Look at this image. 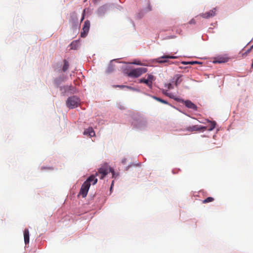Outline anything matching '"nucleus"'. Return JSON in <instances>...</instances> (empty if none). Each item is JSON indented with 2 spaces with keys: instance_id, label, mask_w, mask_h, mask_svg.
Instances as JSON below:
<instances>
[{
  "instance_id": "obj_1",
  "label": "nucleus",
  "mask_w": 253,
  "mask_h": 253,
  "mask_svg": "<svg viewBox=\"0 0 253 253\" xmlns=\"http://www.w3.org/2000/svg\"><path fill=\"white\" fill-rule=\"evenodd\" d=\"M130 122L133 127L137 130H144L147 126V122L145 118L138 113L130 115Z\"/></svg>"
},
{
  "instance_id": "obj_2",
  "label": "nucleus",
  "mask_w": 253,
  "mask_h": 253,
  "mask_svg": "<svg viewBox=\"0 0 253 253\" xmlns=\"http://www.w3.org/2000/svg\"><path fill=\"white\" fill-rule=\"evenodd\" d=\"M97 181L98 179L95 177V175L91 174L86 178V180L82 184L81 182H77L70 190L79 188L81 185V186L80 190H89L91 185H94L97 183Z\"/></svg>"
},
{
  "instance_id": "obj_3",
  "label": "nucleus",
  "mask_w": 253,
  "mask_h": 253,
  "mask_svg": "<svg viewBox=\"0 0 253 253\" xmlns=\"http://www.w3.org/2000/svg\"><path fill=\"white\" fill-rule=\"evenodd\" d=\"M114 4L112 2H107L99 6L95 11L96 14L100 18H104L107 12L114 8Z\"/></svg>"
},
{
  "instance_id": "obj_4",
  "label": "nucleus",
  "mask_w": 253,
  "mask_h": 253,
  "mask_svg": "<svg viewBox=\"0 0 253 253\" xmlns=\"http://www.w3.org/2000/svg\"><path fill=\"white\" fill-rule=\"evenodd\" d=\"M81 99L77 95H71L66 100V105L69 109H73L79 106Z\"/></svg>"
},
{
  "instance_id": "obj_5",
  "label": "nucleus",
  "mask_w": 253,
  "mask_h": 253,
  "mask_svg": "<svg viewBox=\"0 0 253 253\" xmlns=\"http://www.w3.org/2000/svg\"><path fill=\"white\" fill-rule=\"evenodd\" d=\"M59 90L61 96H67L70 95L74 94L78 92L77 88L72 84L64 85L60 87Z\"/></svg>"
},
{
  "instance_id": "obj_6",
  "label": "nucleus",
  "mask_w": 253,
  "mask_h": 253,
  "mask_svg": "<svg viewBox=\"0 0 253 253\" xmlns=\"http://www.w3.org/2000/svg\"><path fill=\"white\" fill-rule=\"evenodd\" d=\"M69 22L71 24V27L73 31L75 32H78L80 24H79L78 17L75 11L70 13Z\"/></svg>"
},
{
  "instance_id": "obj_7",
  "label": "nucleus",
  "mask_w": 253,
  "mask_h": 253,
  "mask_svg": "<svg viewBox=\"0 0 253 253\" xmlns=\"http://www.w3.org/2000/svg\"><path fill=\"white\" fill-rule=\"evenodd\" d=\"M148 71V69L145 67H138L133 68L132 67L129 73V77L131 78H137L140 77L143 73Z\"/></svg>"
},
{
  "instance_id": "obj_8",
  "label": "nucleus",
  "mask_w": 253,
  "mask_h": 253,
  "mask_svg": "<svg viewBox=\"0 0 253 253\" xmlns=\"http://www.w3.org/2000/svg\"><path fill=\"white\" fill-rule=\"evenodd\" d=\"M111 167L109 166L106 163L101 164L100 167L98 169L97 171H95L94 174L92 175H95L96 177L99 176V174L107 175L110 171Z\"/></svg>"
},
{
  "instance_id": "obj_9",
  "label": "nucleus",
  "mask_w": 253,
  "mask_h": 253,
  "mask_svg": "<svg viewBox=\"0 0 253 253\" xmlns=\"http://www.w3.org/2000/svg\"><path fill=\"white\" fill-rule=\"evenodd\" d=\"M168 53H164L162 56L156 58L151 59V62L155 63L164 64L168 63L169 64Z\"/></svg>"
},
{
  "instance_id": "obj_10",
  "label": "nucleus",
  "mask_w": 253,
  "mask_h": 253,
  "mask_svg": "<svg viewBox=\"0 0 253 253\" xmlns=\"http://www.w3.org/2000/svg\"><path fill=\"white\" fill-rule=\"evenodd\" d=\"M229 58L227 55H219L214 57L213 59L212 63L214 64H221L227 62Z\"/></svg>"
},
{
  "instance_id": "obj_11",
  "label": "nucleus",
  "mask_w": 253,
  "mask_h": 253,
  "mask_svg": "<svg viewBox=\"0 0 253 253\" xmlns=\"http://www.w3.org/2000/svg\"><path fill=\"white\" fill-rule=\"evenodd\" d=\"M67 79V77L66 75L64 74L60 75L54 80L53 84L54 86L57 88H60V87L62 86L61 85V84L65 82Z\"/></svg>"
},
{
  "instance_id": "obj_12",
  "label": "nucleus",
  "mask_w": 253,
  "mask_h": 253,
  "mask_svg": "<svg viewBox=\"0 0 253 253\" xmlns=\"http://www.w3.org/2000/svg\"><path fill=\"white\" fill-rule=\"evenodd\" d=\"M147 6L146 7L144 8L143 9H141L139 11L137 15V17L138 19H140L142 18L145 13L149 11H150L152 10V6L149 0L147 1Z\"/></svg>"
},
{
  "instance_id": "obj_13",
  "label": "nucleus",
  "mask_w": 253,
  "mask_h": 253,
  "mask_svg": "<svg viewBox=\"0 0 253 253\" xmlns=\"http://www.w3.org/2000/svg\"><path fill=\"white\" fill-rule=\"evenodd\" d=\"M207 127V126L202 125H192L187 127L186 128V130L189 132H193L195 131H201L204 132L205 131V128Z\"/></svg>"
},
{
  "instance_id": "obj_14",
  "label": "nucleus",
  "mask_w": 253,
  "mask_h": 253,
  "mask_svg": "<svg viewBox=\"0 0 253 253\" xmlns=\"http://www.w3.org/2000/svg\"><path fill=\"white\" fill-rule=\"evenodd\" d=\"M216 11V7H214L204 13H200L199 15L197 16L196 17H197L198 16H200L204 18L209 19L211 17H213L215 15Z\"/></svg>"
},
{
  "instance_id": "obj_15",
  "label": "nucleus",
  "mask_w": 253,
  "mask_h": 253,
  "mask_svg": "<svg viewBox=\"0 0 253 253\" xmlns=\"http://www.w3.org/2000/svg\"><path fill=\"white\" fill-rule=\"evenodd\" d=\"M185 101L184 104L186 108L192 109L194 111H198V106L190 100L186 99Z\"/></svg>"
},
{
  "instance_id": "obj_16",
  "label": "nucleus",
  "mask_w": 253,
  "mask_h": 253,
  "mask_svg": "<svg viewBox=\"0 0 253 253\" xmlns=\"http://www.w3.org/2000/svg\"><path fill=\"white\" fill-rule=\"evenodd\" d=\"M118 59H114L111 60L108 65L107 68L105 71V73L107 74H110L114 72L115 70V65L113 63L114 61H116Z\"/></svg>"
},
{
  "instance_id": "obj_17",
  "label": "nucleus",
  "mask_w": 253,
  "mask_h": 253,
  "mask_svg": "<svg viewBox=\"0 0 253 253\" xmlns=\"http://www.w3.org/2000/svg\"><path fill=\"white\" fill-rule=\"evenodd\" d=\"M182 76L183 75L180 74H175L174 75L173 78L171 79V82L173 83L176 86H177L182 81L181 79Z\"/></svg>"
},
{
  "instance_id": "obj_18",
  "label": "nucleus",
  "mask_w": 253,
  "mask_h": 253,
  "mask_svg": "<svg viewBox=\"0 0 253 253\" xmlns=\"http://www.w3.org/2000/svg\"><path fill=\"white\" fill-rule=\"evenodd\" d=\"M84 135H87L89 137H92L95 136V132L92 127H88L85 129L83 132Z\"/></svg>"
},
{
  "instance_id": "obj_19",
  "label": "nucleus",
  "mask_w": 253,
  "mask_h": 253,
  "mask_svg": "<svg viewBox=\"0 0 253 253\" xmlns=\"http://www.w3.org/2000/svg\"><path fill=\"white\" fill-rule=\"evenodd\" d=\"M206 121L208 123H210L209 126H207V127L205 128V130H208L209 131H211L213 130L217 125V123L215 121H211L209 119H206Z\"/></svg>"
},
{
  "instance_id": "obj_20",
  "label": "nucleus",
  "mask_w": 253,
  "mask_h": 253,
  "mask_svg": "<svg viewBox=\"0 0 253 253\" xmlns=\"http://www.w3.org/2000/svg\"><path fill=\"white\" fill-rule=\"evenodd\" d=\"M80 39H78L72 41L69 45V46L71 49L77 50L80 46Z\"/></svg>"
},
{
  "instance_id": "obj_21",
  "label": "nucleus",
  "mask_w": 253,
  "mask_h": 253,
  "mask_svg": "<svg viewBox=\"0 0 253 253\" xmlns=\"http://www.w3.org/2000/svg\"><path fill=\"white\" fill-rule=\"evenodd\" d=\"M132 68V67L129 66V65H124L122 67L121 69L122 70L123 73L129 77V73L130 72V71L131 70Z\"/></svg>"
},
{
  "instance_id": "obj_22",
  "label": "nucleus",
  "mask_w": 253,
  "mask_h": 253,
  "mask_svg": "<svg viewBox=\"0 0 253 253\" xmlns=\"http://www.w3.org/2000/svg\"><path fill=\"white\" fill-rule=\"evenodd\" d=\"M109 173H111L112 178L114 179H117L119 178V177L120 176V172L117 171H116L113 167H111L110 171H109Z\"/></svg>"
},
{
  "instance_id": "obj_23",
  "label": "nucleus",
  "mask_w": 253,
  "mask_h": 253,
  "mask_svg": "<svg viewBox=\"0 0 253 253\" xmlns=\"http://www.w3.org/2000/svg\"><path fill=\"white\" fill-rule=\"evenodd\" d=\"M70 64L67 59H64L63 60V65L62 66V71L66 72L69 69Z\"/></svg>"
},
{
  "instance_id": "obj_24",
  "label": "nucleus",
  "mask_w": 253,
  "mask_h": 253,
  "mask_svg": "<svg viewBox=\"0 0 253 253\" xmlns=\"http://www.w3.org/2000/svg\"><path fill=\"white\" fill-rule=\"evenodd\" d=\"M181 64L187 65H195V64H202V62L198 61H181Z\"/></svg>"
},
{
  "instance_id": "obj_25",
  "label": "nucleus",
  "mask_w": 253,
  "mask_h": 253,
  "mask_svg": "<svg viewBox=\"0 0 253 253\" xmlns=\"http://www.w3.org/2000/svg\"><path fill=\"white\" fill-rule=\"evenodd\" d=\"M24 237L25 244H28L29 243V232L27 229L24 230Z\"/></svg>"
},
{
  "instance_id": "obj_26",
  "label": "nucleus",
  "mask_w": 253,
  "mask_h": 253,
  "mask_svg": "<svg viewBox=\"0 0 253 253\" xmlns=\"http://www.w3.org/2000/svg\"><path fill=\"white\" fill-rule=\"evenodd\" d=\"M90 27V22L88 20H86L83 25L82 30H84L89 31Z\"/></svg>"
},
{
  "instance_id": "obj_27",
  "label": "nucleus",
  "mask_w": 253,
  "mask_h": 253,
  "mask_svg": "<svg viewBox=\"0 0 253 253\" xmlns=\"http://www.w3.org/2000/svg\"><path fill=\"white\" fill-rule=\"evenodd\" d=\"M62 64L61 62H57L54 66V70L58 72L62 71Z\"/></svg>"
},
{
  "instance_id": "obj_28",
  "label": "nucleus",
  "mask_w": 253,
  "mask_h": 253,
  "mask_svg": "<svg viewBox=\"0 0 253 253\" xmlns=\"http://www.w3.org/2000/svg\"><path fill=\"white\" fill-rule=\"evenodd\" d=\"M147 81L148 82H153L156 80V77L152 74H147Z\"/></svg>"
},
{
  "instance_id": "obj_29",
  "label": "nucleus",
  "mask_w": 253,
  "mask_h": 253,
  "mask_svg": "<svg viewBox=\"0 0 253 253\" xmlns=\"http://www.w3.org/2000/svg\"><path fill=\"white\" fill-rule=\"evenodd\" d=\"M170 106L172 108L176 109V110L178 111L179 112L184 114L185 115H186V116H187L188 117H191L190 115L187 114L185 111H183V110H181V109H180V108H179L178 107H175L174 105H172V104H171V105H170Z\"/></svg>"
},
{
  "instance_id": "obj_30",
  "label": "nucleus",
  "mask_w": 253,
  "mask_h": 253,
  "mask_svg": "<svg viewBox=\"0 0 253 253\" xmlns=\"http://www.w3.org/2000/svg\"><path fill=\"white\" fill-rule=\"evenodd\" d=\"M157 101L164 104L168 105L169 106L171 105V104L169 103L167 100L164 99L160 97H157Z\"/></svg>"
},
{
  "instance_id": "obj_31",
  "label": "nucleus",
  "mask_w": 253,
  "mask_h": 253,
  "mask_svg": "<svg viewBox=\"0 0 253 253\" xmlns=\"http://www.w3.org/2000/svg\"><path fill=\"white\" fill-rule=\"evenodd\" d=\"M86 10L89 11V8L86 7L83 10L82 14V17H81V18L80 20V22L79 23V24H81V23L83 22V21L84 20V19L85 18Z\"/></svg>"
},
{
  "instance_id": "obj_32",
  "label": "nucleus",
  "mask_w": 253,
  "mask_h": 253,
  "mask_svg": "<svg viewBox=\"0 0 253 253\" xmlns=\"http://www.w3.org/2000/svg\"><path fill=\"white\" fill-rule=\"evenodd\" d=\"M126 88L127 89H128L130 90H132V91H136V92H141V91L140 89L138 88H136V87H132V86H129V85H127L126 86Z\"/></svg>"
},
{
  "instance_id": "obj_33",
  "label": "nucleus",
  "mask_w": 253,
  "mask_h": 253,
  "mask_svg": "<svg viewBox=\"0 0 253 253\" xmlns=\"http://www.w3.org/2000/svg\"><path fill=\"white\" fill-rule=\"evenodd\" d=\"M175 101L178 102V103H183L184 104V103L185 102V100L183 98H181V97H178V96H176L175 97H174V100Z\"/></svg>"
},
{
  "instance_id": "obj_34",
  "label": "nucleus",
  "mask_w": 253,
  "mask_h": 253,
  "mask_svg": "<svg viewBox=\"0 0 253 253\" xmlns=\"http://www.w3.org/2000/svg\"><path fill=\"white\" fill-rule=\"evenodd\" d=\"M132 64L138 65V66H143V64L141 62V61L138 59H134L133 61V62L132 63Z\"/></svg>"
},
{
  "instance_id": "obj_35",
  "label": "nucleus",
  "mask_w": 253,
  "mask_h": 253,
  "mask_svg": "<svg viewBox=\"0 0 253 253\" xmlns=\"http://www.w3.org/2000/svg\"><path fill=\"white\" fill-rule=\"evenodd\" d=\"M82 30L83 31H82L81 33L80 37L81 38H85L87 36L89 31L84 30Z\"/></svg>"
},
{
  "instance_id": "obj_36",
  "label": "nucleus",
  "mask_w": 253,
  "mask_h": 253,
  "mask_svg": "<svg viewBox=\"0 0 253 253\" xmlns=\"http://www.w3.org/2000/svg\"><path fill=\"white\" fill-rule=\"evenodd\" d=\"M88 191H80L78 196H81L83 198H84L86 196Z\"/></svg>"
},
{
  "instance_id": "obj_37",
  "label": "nucleus",
  "mask_w": 253,
  "mask_h": 253,
  "mask_svg": "<svg viewBox=\"0 0 253 253\" xmlns=\"http://www.w3.org/2000/svg\"><path fill=\"white\" fill-rule=\"evenodd\" d=\"M172 84H173V83L171 82V80L170 79L169 83L165 84V87H167V88H168L169 89H172V88H173V86L172 85Z\"/></svg>"
},
{
  "instance_id": "obj_38",
  "label": "nucleus",
  "mask_w": 253,
  "mask_h": 253,
  "mask_svg": "<svg viewBox=\"0 0 253 253\" xmlns=\"http://www.w3.org/2000/svg\"><path fill=\"white\" fill-rule=\"evenodd\" d=\"M253 49V46H250V47L244 53L242 54V56L244 57L245 56L247 55L249 53H250L252 49Z\"/></svg>"
},
{
  "instance_id": "obj_39",
  "label": "nucleus",
  "mask_w": 253,
  "mask_h": 253,
  "mask_svg": "<svg viewBox=\"0 0 253 253\" xmlns=\"http://www.w3.org/2000/svg\"><path fill=\"white\" fill-rule=\"evenodd\" d=\"M126 86H127V85H123V84H114V85H113V87L114 88L119 87V88H122V89H123V88H126Z\"/></svg>"
},
{
  "instance_id": "obj_40",
  "label": "nucleus",
  "mask_w": 253,
  "mask_h": 253,
  "mask_svg": "<svg viewBox=\"0 0 253 253\" xmlns=\"http://www.w3.org/2000/svg\"><path fill=\"white\" fill-rule=\"evenodd\" d=\"M138 83L141 84H147L148 82L147 81V79L144 78H142L138 80Z\"/></svg>"
},
{
  "instance_id": "obj_41",
  "label": "nucleus",
  "mask_w": 253,
  "mask_h": 253,
  "mask_svg": "<svg viewBox=\"0 0 253 253\" xmlns=\"http://www.w3.org/2000/svg\"><path fill=\"white\" fill-rule=\"evenodd\" d=\"M213 201V198H212V197H208L207 198H206V199H205L204 200H203V203H209V202H211L212 201Z\"/></svg>"
},
{
  "instance_id": "obj_42",
  "label": "nucleus",
  "mask_w": 253,
  "mask_h": 253,
  "mask_svg": "<svg viewBox=\"0 0 253 253\" xmlns=\"http://www.w3.org/2000/svg\"><path fill=\"white\" fill-rule=\"evenodd\" d=\"M130 165H131V167L132 166H135V167H140L141 166V163H133V162H130Z\"/></svg>"
},
{
  "instance_id": "obj_43",
  "label": "nucleus",
  "mask_w": 253,
  "mask_h": 253,
  "mask_svg": "<svg viewBox=\"0 0 253 253\" xmlns=\"http://www.w3.org/2000/svg\"><path fill=\"white\" fill-rule=\"evenodd\" d=\"M167 96L169 97L170 99H172L174 100V97H176L175 95H174L172 93H168L167 94Z\"/></svg>"
},
{
  "instance_id": "obj_44",
  "label": "nucleus",
  "mask_w": 253,
  "mask_h": 253,
  "mask_svg": "<svg viewBox=\"0 0 253 253\" xmlns=\"http://www.w3.org/2000/svg\"><path fill=\"white\" fill-rule=\"evenodd\" d=\"M144 94H145L147 96L151 97V98H152L153 99H154L156 100H157V97H158V96H157L155 95H151V94L147 93H144Z\"/></svg>"
},
{
  "instance_id": "obj_45",
  "label": "nucleus",
  "mask_w": 253,
  "mask_h": 253,
  "mask_svg": "<svg viewBox=\"0 0 253 253\" xmlns=\"http://www.w3.org/2000/svg\"><path fill=\"white\" fill-rule=\"evenodd\" d=\"M168 56H169V60L170 59H177L178 58L179 56H174V55H171L170 54H169L168 53Z\"/></svg>"
},
{
  "instance_id": "obj_46",
  "label": "nucleus",
  "mask_w": 253,
  "mask_h": 253,
  "mask_svg": "<svg viewBox=\"0 0 253 253\" xmlns=\"http://www.w3.org/2000/svg\"><path fill=\"white\" fill-rule=\"evenodd\" d=\"M202 39L203 41H207L209 39V36L207 35H203L202 36Z\"/></svg>"
},
{
  "instance_id": "obj_47",
  "label": "nucleus",
  "mask_w": 253,
  "mask_h": 253,
  "mask_svg": "<svg viewBox=\"0 0 253 253\" xmlns=\"http://www.w3.org/2000/svg\"><path fill=\"white\" fill-rule=\"evenodd\" d=\"M74 83L77 85H80L82 84V81L78 79L77 81H74Z\"/></svg>"
},
{
  "instance_id": "obj_48",
  "label": "nucleus",
  "mask_w": 253,
  "mask_h": 253,
  "mask_svg": "<svg viewBox=\"0 0 253 253\" xmlns=\"http://www.w3.org/2000/svg\"><path fill=\"white\" fill-rule=\"evenodd\" d=\"M146 85L151 89L153 88V84L152 82H148L147 84Z\"/></svg>"
},
{
  "instance_id": "obj_49",
  "label": "nucleus",
  "mask_w": 253,
  "mask_h": 253,
  "mask_svg": "<svg viewBox=\"0 0 253 253\" xmlns=\"http://www.w3.org/2000/svg\"><path fill=\"white\" fill-rule=\"evenodd\" d=\"M188 23L190 24H195L196 21L194 18H192L189 21Z\"/></svg>"
},
{
  "instance_id": "obj_50",
  "label": "nucleus",
  "mask_w": 253,
  "mask_h": 253,
  "mask_svg": "<svg viewBox=\"0 0 253 253\" xmlns=\"http://www.w3.org/2000/svg\"><path fill=\"white\" fill-rule=\"evenodd\" d=\"M127 161V159L126 158H123L121 160V163L122 164L125 165L126 164Z\"/></svg>"
},
{
  "instance_id": "obj_51",
  "label": "nucleus",
  "mask_w": 253,
  "mask_h": 253,
  "mask_svg": "<svg viewBox=\"0 0 253 253\" xmlns=\"http://www.w3.org/2000/svg\"><path fill=\"white\" fill-rule=\"evenodd\" d=\"M131 165L129 164V165L124 168V171H127L131 168Z\"/></svg>"
},
{
  "instance_id": "obj_52",
  "label": "nucleus",
  "mask_w": 253,
  "mask_h": 253,
  "mask_svg": "<svg viewBox=\"0 0 253 253\" xmlns=\"http://www.w3.org/2000/svg\"><path fill=\"white\" fill-rule=\"evenodd\" d=\"M180 170V169H173L172 170V172L173 174H176L178 171Z\"/></svg>"
},
{
  "instance_id": "obj_53",
  "label": "nucleus",
  "mask_w": 253,
  "mask_h": 253,
  "mask_svg": "<svg viewBox=\"0 0 253 253\" xmlns=\"http://www.w3.org/2000/svg\"><path fill=\"white\" fill-rule=\"evenodd\" d=\"M42 169H53V167H42Z\"/></svg>"
},
{
  "instance_id": "obj_54",
  "label": "nucleus",
  "mask_w": 253,
  "mask_h": 253,
  "mask_svg": "<svg viewBox=\"0 0 253 253\" xmlns=\"http://www.w3.org/2000/svg\"><path fill=\"white\" fill-rule=\"evenodd\" d=\"M175 37V36H169L166 37V38H164V39L168 40V39H173V38H174Z\"/></svg>"
},
{
  "instance_id": "obj_55",
  "label": "nucleus",
  "mask_w": 253,
  "mask_h": 253,
  "mask_svg": "<svg viewBox=\"0 0 253 253\" xmlns=\"http://www.w3.org/2000/svg\"><path fill=\"white\" fill-rule=\"evenodd\" d=\"M129 20L130 22L132 24V26H133L134 28H135V24H134V21H133L131 19H130V18H129Z\"/></svg>"
},
{
  "instance_id": "obj_56",
  "label": "nucleus",
  "mask_w": 253,
  "mask_h": 253,
  "mask_svg": "<svg viewBox=\"0 0 253 253\" xmlns=\"http://www.w3.org/2000/svg\"><path fill=\"white\" fill-rule=\"evenodd\" d=\"M179 63V62H177V61H174V62L169 61V64H178Z\"/></svg>"
},
{
  "instance_id": "obj_57",
  "label": "nucleus",
  "mask_w": 253,
  "mask_h": 253,
  "mask_svg": "<svg viewBox=\"0 0 253 253\" xmlns=\"http://www.w3.org/2000/svg\"><path fill=\"white\" fill-rule=\"evenodd\" d=\"M99 175H100L99 178L100 179H103L107 176V175H103L102 174H99Z\"/></svg>"
},
{
  "instance_id": "obj_58",
  "label": "nucleus",
  "mask_w": 253,
  "mask_h": 253,
  "mask_svg": "<svg viewBox=\"0 0 253 253\" xmlns=\"http://www.w3.org/2000/svg\"><path fill=\"white\" fill-rule=\"evenodd\" d=\"M253 41V38L245 46H244L243 48H242V50L244 49V48L247 46H248L252 41Z\"/></svg>"
},
{
  "instance_id": "obj_59",
  "label": "nucleus",
  "mask_w": 253,
  "mask_h": 253,
  "mask_svg": "<svg viewBox=\"0 0 253 253\" xmlns=\"http://www.w3.org/2000/svg\"><path fill=\"white\" fill-rule=\"evenodd\" d=\"M86 14H89V15L91 14V10H90V8H89V11H88V10H86V12H85V15H86Z\"/></svg>"
},
{
  "instance_id": "obj_60",
  "label": "nucleus",
  "mask_w": 253,
  "mask_h": 253,
  "mask_svg": "<svg viewBox=\"0 0 253 253\" xmlns=\"http://www.w3.org/2000/svg\"><path fill=\"white\" fill-rule=\"evenodd\" d=\"M101 0H92V2L94 3V4H96L99 1H100Z\"/></svg>"
},
{
  "instance_id": "obj_61",
  "label": "nucleus",
  "mask_w": 253,
  "mask_h": 253,
  "mask_svg": "<svg viewBox=\"0 0 253 253\" xmlns=\"http://www.w3.org/2000/svg\"><path fill=\"white\" fill-rule=\"evenodd\" d=\"M113 187H114V184H111V185L110 186L109 190H113Z\"/></svg>"
},
{
  "instance_id": "obj_62",
  "label": "nucleus",
  "mask_w": 253,
  "mask_h": 253,
  "mask_svg": "<svg viewBox=\"0 0 253 253\" xmlns=\"http://www.w3.org/2000/svg\"><path fill=\"white\" fill-rule=\"evenodd\" d=\"M187 67H183V66H179V68L180 69H186Z\"/></svg>"
},
{
  "instance_id": "obj_63",
  "label": "nucleus",
  "mask_w": 253,
  "mask_h": 253,
  "mask_svg": "<svg viewBox=\"0 0 253 253\" xmlns=\"http://www.w3.org/2000/svg\"><path fill=\"white\" fill-rule=\"evenodd\" d=\"M114 183H115V179H114V180H113L111 182V184H113L114 185Z\"/></svg>"
},
{
  "instance_id": "obj_64",
  "label": "nucleus",
  "mask_w": 253,
  "mask_h": 253,
  "mask_svg": "<svg viewBox=\"0 0 253 253\" xmlns=\"http://www.w3.org/2000/svg\"><path fill=\"white\" fill-rule=\"evenodd\" d=\"M251 69L253 70V66H252V63L251 64Z\"/></svg>"
}]
</instances>
